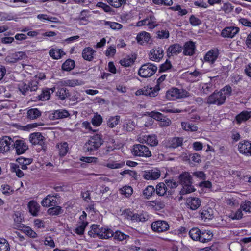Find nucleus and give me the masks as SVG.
<instances>
[{
	"instance_id": "f257e3e1",
	"label": "nucleus",
	"mask_w": 251,
	"mask_h": 251,
	"mask_svg": "<svg viewBox=\"0 0 251 251\" xmlns=\"http://www.w3.org/2000/svg\"><path fill=\"white\" fill-rule=\"evenodd\" d=\"M88 234L92 237L101 239H108L113 236V231L108 227H101L99 225L93 224Z\"/></svg>"
},
{
	"instance_id": "8fccbe9b",
	"label": "nucleus",
	"mask_w": 251,
	"mask_h": 251,
	"mask_svg": "<svg viewBox=\"0 0 251 251\" xmlns=\"http://www.w3.org/2000/svg\"><path fill=\"white\" fill-rule=\"evenodd\" d=\"M120 193L125 197L128 198L133 192V188L128 185H125L120 189Z\"/></svg>"
},
{
	"instance_id": "a211bd4d",
	"label": "nucleus",
	"mask_w": 251,
	"mask_h": 251,
	"mask_svg": "<svg viewBox=\"0 0 251 251\" xmlns=\"http://www.w3.org/2000/svg\"><path fill=\"white\" fill-rule=\"evenodd\" d=\"M220 50L217 48H213L206 53L204 59L205 61L213 64L218 58Z\"/></svg>"
},
{
	"instance_id": "6ab92c4d",
	"label": "nucleus",
	"mask_w": 251,
	"mask_h": 251,
	"mask_svg": "<svg viewBox=\"0 0 251 251\" xmlns=\"http://www.w3.org/2000/svg\"><path fill=\"white\" fill-rule=\"evenodd\" d=\"M160 176V171L157 168L148 170L145 172L143 177L146 180H156Z\"/></svg>"
},
{
	"instance_id": "58836bf2",
	"label": "nucleus",
	"mask_w": 251,
	"mask_h": 251,
	"mask_svg": "<svg viewBox=\"0 0 251 251\" xmlns=\"http://www.w3.org/2000/svg\"><path fill=\"white\" fill-rule=\"evenodd\" d=\"M63 212L62 207L57 205L49 207L47 213L50 216H58Z\"/></svg>"
},
{
	"instance_id": "5701e85b",
	"label": "nucleus",
	"mask_w": 251,
	"mask_h": 251,
	"mask_svg": "<svg viewBox=\"0 0 251 251\" xmlns=\"http://www.w3.org/2000/svg\"><path fill=\"white\" fill-rule=\"evenodd\" d=\"M19 223H17V230H19L26 234L30 238H35L37 237V234L28 226H25Z\"/></svg>"
},
{
	"instance_id": "ea45409f",
	"label": "nucleus",
	"mask_w": 251,
	"mask_h": 251,
	"mask_svg": "<svg viewBox=\"0 0 251 251\" xmlns=\"http://www.w3.org/2000/svg\"><path fill=\"white\" fill-rule=\"evenodd\" d=\"M75 66L74 60L68 59H67L62 65V69L65 71H70L73 70Z\"/></svg>"
},
{
	"instance_id": "7c9ffc66",
	"label": "nucleus",
	"mask_w": 251,
	"mask_h": 251,
	"mask_svg": "<svg viewBox=\"0 0 251 251\" xmlns=\"http://www.w3.org/2000/svg\"><path fill=\"white\" fill-rule=\"evenodd\" d=\"M155 193L159 196H163L167 194L168 192V195L170 194V191L168 190L166 184L164 182H159L158 183L155 187Z\"/></svg>"
},
{
	"instance_id": "a878e982",
	"label": "nucleus",
	"mask_w": 251,
	"mask_h": 251,
	"mask_svg": "<svg viewBox=\"0 0 251 251\" xmlns=\"http://www.w3.org/2000/svg\"><path fill=\"white\" fill-rule=\"evenodd\" d=\"M96 51L93 50L91 47H88L85 48L82 53L83 58L88 61H92L94 58Z\"/></svg>"
},
{
	"instance_id": "b1692460",
	"label": "nucleus",
	"mask_w": 251,
	"mask_h": 251,
	"mask_svg": "<svg viewBox=\"0 0 251 251\" xmlns=\"http://www.w3.org/2000/svg\"><path fill=\"white\" fill-rule=\"evenodd\" d=\"M200 218L206 221L207 220H209L213 217V211L212 208L210 207H203L199 212Z\"/></svg>"
},
{
	"instance_id": "f03ea898",
	"label": "nucleus",
	"mask_w": 251,
	"mask_h": 251,
	"mask_svg": "<svg viewBox=\"0 0 251 251\" xmlns=\"http://www.w3.org/2000/svg\"><path fill=\"white\" fill-rule=\"evenodd\" d=\"M103 140L100 135L96 134L91 136L85 142L83 150L85 152L90 154H94L103 144Z\"/></svg>"
},
{
	"instance_id": "cd10ccee",
	"label": "nucleus",
	"mask_w": 251,
	"mask_h": 251,
	"mask_svg": "<svg viewBox=\"0 0 251 251\" xmlns=\"http://www.w3.org/2000/svg\"><path fill=\"white\" fill-rule=\"evenodd\" d=\"M213 236V233L208 230H201L199 242L207 243L211 240Z\"/></svg>"
},
{
	"instance_id": "69168bd1",
	"label": "nucleus",
	"mask_w": 251,
	"mask_h": 251,
	"mask_svg": "<svg viewBox=\"0 0 251 251\" xmlns=\"http://www.w3.org/2000/svg\"><path fill=\"white\" fill-rule=\"evenodd\" d=\"M190 24L193 26H198L201 24V20L194 15H192L189 18Z\"/></svg>"
},
{
	"instance_id": "f3484780",
	"label": "nucleus",
	"mask_w": 251,
	"mask_h": 251,
	"mask_svg": "<svg viewBox=\"0 0 251 251\" xmlns=\"http://www.w3.org/2000/svg\"><path fill=\"white\" fill-rule=\"evenodd\" d=\"M140 142L142 143H146L151 147L157 145L158 143L157 136L155 134L144 135L140 138Z\"/></svg>"
},
{
	"instance_id": "13d9d810",
	"label": "nucleus",
	"mask_w": 251,
	"mask_h": 251,
	"mask_svg": "<svg viewBox=\"0 0 251 251\" xmlns=\"http://www.w3.org/2000/svg\"><path fill=\"white\" fill-rule=\"evenodd\" d=\"M107 2L112 6L118 8L122 6L123 4L126 3V0H106Z\"/></svg>"
},
{
	"instance_id": "052dcab7",
	"label": "nucleus",
	"mask_w": 251,
	"mask_h": 251,
	"mask_svg": "<svg viewBox=\"0 0 251 251\" xmlns=\"http://www.w3.org/2000/svg\"><path fill=\"white\" fill-rule=\"evenodd\" d=\"M152 2L156 5L171 6L173 4L172 0H152Z\"/></svg>"
},
{
	"instance_id": "4468645a",
	"label": "nucleus",
	"mask_w": 251,
	"mask_h": 251,
	"mask_svg": "<svg viewBox=\"0 0 251 251\" xmlns=\"http://www.w3.org/2000/svg\"><path fill=\"white\" fill-rule=\"evenodd\" d=\"M15 145L14 142L8 136H4L0 139V152L4 153L10 151Z\"/></svg>"
},
{
	"instance_id": "4d7b16f0",
	"label": "nucleus",
	"mask_w": 251,
	"mask_h": 251,
	"mask_svg": "<svg viewBox=\"0 0 251 251\" xmlns=\"http://www.w3.org/2000/svg\"><path fill=\"white\" fill-rule=\"evenodd\" d=\"M10 247L8 241L4 238H0V251H9Z\"/></svg>"
},
{
	"instance_id": "9d476101",
	"label": "nucleus",
	"mask_w": 251,
	"mask_h": 251,
	"mask_svg": "<svg viewBox=\"0 0 251 251\" xmlns=\"http://www.w3.org/2000/svg\"><path fill=\"white\" fill-rule=\"evenodd\" d=\"M39 82L36 79H33L29 81L28 84L24 82H20L18 84L19 91L23 94L25 93L28 91H35L38 89Z\"/></svg>"
},
{
	"instance_id": "de8ad7c7",
	"label": "nucleus",
	"mask_w": 251,
	"mask_h": 251,
	"mask_svg": "<svg viewBox=\"0 0 251 251\" xmlns=\"http://www.w3.org/2000/svg\"><path fill=\"white\" fill-rule=\"evenodd\" d=\"M50 89L47 88L42 90L41 94L37 96V99H35V100H47L50 99Z\"/></svg>"
},
{
	"instance_id": "c9c22d12",
	"label": "nucleus",
	"mask_w": 251,
	"mask_h": 251,
	"mask_svg": "<svg viewBox=\"0 0 251 251\" xmlns=\"http://www.w3.org/2000/svg\"><path fill=\"white\" fill-rule=\"evenodd\" d=\"M28 149L26 143L21 140H17V154L24 153Z\"/></svg>"
},
{
	"instance_id": "f704fd0d",
	"label": "nucleus",
	"mask_w": 251,
	"mask_h": 251,
	"mask_svg": "<svg viewBox=\"0 0 251 251\" xmlns=\"http://www.w3.org/2000/svg\"><path fill=\"white\" fill-rule=\"evenodd\" d=\"M58 149L59 155L60 157L65 156L68 152L69 146L68 144L66 142H63L58 143L56 145Z\"/></svg>"
},
{
	"instance_id": "864d4df0",
	"label": "nucleus",
	"mask_w": 251,
	"mask_h": 251,
	"mask_svg": "<svg viewBox=\"0 0 251 251\" xmlns=\"http://www.w3.org/2000/svg\"><path fill=\"white\" fill-rule=\"evenodd\" d=\"M161 110L163 112L171 113H179L181 111V110L173 107L171 103L167 104L164 108H162Z\"/></svg>"
},
{
	"instance_id": "680f3d73",
	"label": "nucleus",
	"mask_w": 251,
	"mask_h": 251,
	"mask_svg": "<svg viewBox=\"0 0 251 251\" xmlns=\"http://www.w3.org/2000/svg\"><path fill=\"white\" fill-rule=\"evenodd\" d=\"M241 208L245 212H251V202L249 201H245L241 203Z\"/></svg>"
},
{
	"instance_id": "0eeeda50",
	"label": "nucleus",
	"mask_w": 251,
	"mask_h": 251,
	"mask_svg": "<svg viewBox=\"0 0 251 251\" xmlns=\"http://www.w3.org/2000/svg\"><path fill=\"white\" fill-rule=\"evenodd\" d=\"M60 196L57 193L48 195L41 202V205L44 207H50L55 206L58 204Z\"/></svg>"
},
{
	"instance_id": "aec40b11",
	"label": "nucleus",
	"mask_w": 251,
	"mask_h": 251,
	"mask_svg": "<svg viewBox=\"0 0 251 251\" xmlns=\"http://www.w3.org/2000/svg\"><path fill=\"white\" fill-rule=\"evenodd\" d=\"M182 47L179 44L171 45L167 50V56L170 57L171 56L177 55L182 51Z\"/></svg>"
},
{
	"instance_id": "39448f33",
	"label": "nucleus",
	"mask_w": 251,
	"mask_h": 251,
	"mask_svg": "<svg viewBox=\"0 0 251 251\" xmlns=\"http://www.w3.org/2000/svg\"><path fill=\"white\" fill-rule=\"evenodd\" d=\"M157 67L151 63H145L138 70V75L142 77L147 78L153 75L157 71Z\"/></svg>"
},
{
	"instance_id": "ddd939ff",
	"label": "nucleus",
	"mask_w": 251,
	"mask_h": 251,
	"mask_svg": "<svg viewBox=\"0 0 251 251\" xmlns=\"http://www.w3.org/2000/svg\"><path fill=\"white\" fill-rule=\"evenodd\" d=\"M238 149L240 153L246 157L251 156V141L243 140L238 145Z\"/></svg>"
},
{
	"instance_id": "e2e57ef3",
	"label": "nucleus",
	"mask_w": 251,
	"mask_h": 251,
	"mask_svg": "<svg viewBox=\"0 0 251 251\" xmlns=\"http://www.w3.org/2000/svg\"><path fill=\"white\" fill-rule=\"evenodd\" d=\"M157 37L159 39H167L169 37L170 33L167 30H162L157 31Z\"/></svg>"
},
{
	"instance_id": "603ef678",
	"label": "nucleus",
	"mask_w": 251,
	"mask_h": 251,
	"mask_svg": "<svg viewBox=\"0 0 251 251\" xmlns=\"http://www.w3.org/2000/svg\"><path fill=\"white\" fill-rule=\"evenodd\" d=\"M68 94V90L65 88H59L56 92L57 96L61 100H65Z\"/></svg>"
},
{
	"instance_id": "4c0bfd02",
	"label": "nucleus",
	"mask_w": 251,
	"mask_h": 251,
	"mask_svg": "<svg viewBox=\"0 0 251 251\" xmlns=\"http://www.w3.org/2000/svg\"><path fill=\"white\" fill-rule=\"evenodd\" d=\"M201 229L198 227H193L189 231V237L194 241H199Z\"/></svg>"
},
{
	"instance_id": "79ce46f5",
	"label": "nucleus",
	"mask_w": 251,
	"mask_h": 251,
	"mask_svg": "<svg viewBox=\"0 0 251 251\" xmlns=\"http://www.w3.org/2000/svg\"><path fill=\"white\" fill-rule=\"evenodd\" d=\"M41 115V112L37 108H31L28 110L27 117L31 120L36 119Z\"/></svg>"
},
{
	"instance_id": "e433bc0d",
	"label": "nucleus",
	"mask_w": 251,
	"mask_h": 251,
	"mask_svg": "<svg viewBox=\"0 0 251 251\" xmlns=\"http://www.w3.org/2000/svg\"><path fill=\"white\" fill-rule=\"evenodd\" d=\"M183 139L180 137H174L168 142V146L170 148H176L182 145Z\"/></svg>"
},
{
	"instance_id": "09e8293b",
	"label": "nucleus",
	"mask_w": 251,
	"mask_h": 251,
	"mask_svg": "<svg viewBox=\"0 0 251 251\" xmlns=\"http://www.w3.org/2000/svg\"><path fill=\"white\" fill-rule=\"evenodd\" d=\"M63 54V51L60 49H51L49 51V55L54 59H60Z\"/></svg>"
},
{
	"instance_id": "412c9836",
	"label": "nucleus",
	"mask_w": 251,
	"mask_h": 251,
	"mask_svg": "<svg viewBox=\"0 0 251 251\" xmlns=\"http://www.w3.org/2000/svg\"><path fill=\"white\" fill-rule=\"evenodd\" d=\"M195 50L196 45L195 42L190 40L185 43L183 52L184 55L192 56L195 53Z\"/></svg>"
},
{
	"instance_id": "37998d69",
	"label": "nucleus",
	"mask_w": 251,
	"mask_h": 251,
	"mask_svg": "<svg viewBox=\"0 0 251 251\" xmlns=\"http://www.w3.org/2000/svg\"><path fill=\"white\" fill-rule=\"evenodd\" d=\"M155 193V189L153 186H148L143 192L144 198L149 199Z\"/></svg>"
},
{
	"instance_id": "bf43d9fd",
	"label": "nucleus",
	"mask_w": 251,
	"mask_h": 251,
	"mask_svg": "<svg viewBox=\"0 0 251 251\" xmlns=\"http://www.w3.org/2000/svg\"><path fill=\"white\" fill-rule=\"evenodd\" d=\"M87 224V222H83L79 226L75 228V233L79 235L83 234Z\"/></svg>"
},
{
	"instance_id": "6e6552de",
	"label": "nucleus",
	"mask_w": 251,
	"mask_h": 251,
	"mask_svg": "<svg viewBox=\"0 0 251 251\" xmlns=\"http://www.w3.org/2000/svg\"><path fill=\"white\" fill-rule=\"evenodd\" d=\"M226 97L222 91L214 92L207 98V102L209 104L221 105L226 101Z\"/></svg>"
},
{
	"instance_id": "a18cd8bd",
	"label": "nucleus",
	"mask_w": 251,
	"mask_h": 251,
	"mask_svg": "<svg viewBox=\"0 0 251 251\" xmlns=\"http://www.w3.org/2000/svg\"><path fill=\"white\" fill-rule=\"evenodd\" d=\"M120 120V116L116 115L114 116H110L107 121L108 126L110 128H113L115 127L119 123Z\"/></svg>"
},
{
	"instance_id": "5fc2aeb1",
	"label": "nucleus",
	"mask_w": 251,
	"mask_h": 251,
	"mask_svg": "<svg viewBox=\"0 0 251 251\" xmlns=\"http://www.w3.org/2000/svg\"><path fill=\"white\" fill-rule=\"evenodd\" d=\"M172 67L171 61L167 59L165 62L160 65L159 68V72H165L170 69Z\"/></svg>"
},
{
	"instance_id": "423d86ee",
	"label": "nucleus",
	"mask_w": 251,
	"mask_h": 251,
	"mask_svg": "<svg viewBox=\"0 0 251 251\" xmlns=\"http://www.w3.org/2000/svg\"><path fill=\"white\" fill-rule=\"evenodd\" d=\"M131 153L134 156L148 158L151 155L149 148L143 144H137L133 146Z\"/></svg>"
},
{
	"instance_id": "338daca9",
	"label": "nucleus",
	"mask_w": 251,
	"mask_h": 251,
	"mask_svg": "<svg viewBox=\"0 0 251 251\" xmlns=\"http://www.w3.org/2000/svg\"><path fill=\"white\" fill-rule=\"evenodd\" d=\"M164 183L166 184L167 188L168 187L171 189L175 188L178 186L177 182L173 179H165Z\"/></svg>"
},
{
	"instance_id": "dca6fc26",
	"label": "nucleus",
	"mask_w": 251,
	"mask_h": 251,
	"mask_svg": "<svg viewBox=\"0 0 251 251\" xmlns=\"http://www.w3.org/2000/svg\"><path fill=\"white\" fill-rule=\"evenodd\" d=\"M136 39L138 44L140 45L150 44L152 41L150 33L144 31L139 32Z\"/></svg>"
},
{
	"instance_id": "1a4fd4ad",
	"label": "nucleus",
	"mask_w": 251,
	"mask_h": 251,
	"mask_svg": "<svg viewBox=\"0 0 251 251\" xmlns=\"http://www.w3.org/2000/svg\"><path fill=\"white\" fill-rule=\"evenodd\" d=\"M45 138L40 132H34L29 135V141L32 145H38L41 147L40 150L45 151L47 147L45 143Z\"/></svg>"
},
{
	"instance_id": "c03bdc74",
	"label": "nucleus",
	"mask_w": 251,
	"mask_h": 251,
	"mask_svg": "<svg viewBox=\"0 0 251 251\" xmlns=\"http://www.w3.org/2000/svg\"><path fill=\"white\" fill-rule=\"evenodd\" d=\"M102 24L106 26H108L109 28L113 30L120 29L123 26L121 24L117 22H110L105 20L103 21Z\"/></svg>"
},
{
	"instance_id": "49530a36",
	"label": "nucleus",
	"mask_w": 251,
	"mask_h": 251,
	"mask_svg": "<svg viewBox=\"0 0 251 251\" xmlns=\"http://www.w3.org/2000/svg\"><path fill=\"white\" fill-rule=\"evenodd\" d=\"M113 237L115 240L119 241H122L129 238V236L128 235L126 234L124 232L118 230H116L115 232H113Z\"/></svg>"
},
{
	"instance_id": "a19ab883",
	"label": "nucleus",
	"mask_w": 251,
	"mask_h": 251,
	"mask_svg": "<svg viewBox=\"0 0 251 251\" xmlns=\"http://www.w3.org/2000/svg\"><path fill=\"white\" fill-rule=\"evenodd\" d=\"M181 126L183 129L188 131H196L198 130V127L193 123L182 122H181Z\"/></svg>"
},
{
	"instance_id": "2eb2a0df",
	"label": "nucleus",
	"mask_w": 251,
	"mask_h": 251,
	"mask_svg": "<svg viewBox=\"0 0 251 251\" xmlns=\"http://www.w3.org/2000/svg\"><path fill=\"white\" fill-rule=\"evenodd\" d=\"M240 29L238 27L230 26L225 27L221 32V35L224 38H233L239 33Z\"/></svg>"
},
{
	"instance_id": "473e14b6",
	"label": "nucleus",
	"mask_w": 251,
	"mask_h": 251,
	"mask_svg": "<svg viewBox=\"0 0 251 251\" xmlns=\"http://www.w3.org/2000/svg\"><path fill=\"white\" fill-rule=\"evenodd\" d=\"M70 116L69 112L65 109H59L55 110L52 113V118L53 119H61L67 118Z\"/></svg>"
},
{
	"instance_id": "20e7f679",
	"label": "nucleus",
	"mask_w": 251,
	"mask_h": 251,
	"mask_svg": "<svg viewBox=\"0 0 251 251\" xmlns=\"http://www.w3.org/2000/svg\"><path fill=\"white\" fill-rule=\"evenodd\" d=\"M189 96V93L185 89H179L176 87H172L166 93V98L170 100H174L178 99L186 98Z\"/></svg>"
},
{
	"instance_id": "6e6d98bb",
	"label": "nucleus",
	"mask_w": 251,
	"mask_h": 251,
	"mask_svg": "<svg viewBox=\"0 0 251 251\" xmlns=\"http://www.w3.org/2000/svg\"><path fill=\"white\" fill-rule=\"evenodd\" d=\"M148 17V20L147 22V25L150 29H153L158 25L156 23V19L153 15H150Z\"/></svg>"
},
{
	"instance_id": "c85d7f7f",
	"label": "nucleus",
	"mask_w": 251,
	"mask_h": 251,
	"mask_svg": "<svg viewBox=\"0 0 251 251\" xmlns=\"http://www.w3.org/2000/svg\"><path fill=\"white\" fill-rule=\"evenodd\" d=\"M148 205L156 211H160L165 207V203L163 201L155 200L150 201Z\"/></svg>"
},
{
	"instance_id": "c756f323",
	"label": "nucleus",
	"mask_w": 251,
	"mask_h": 251,
	"mask_svg": "<svg viewBox=\"0 0 251 251\" xmlns=\"http://www.w3.org/2000/svg\"><path fill=\"white\" fill-rule=\"evenodd\" d=\"M33 162L32 158H25L20 157L17 158V162L19 164L18 168L23 170H26L27 168V166Z\"/></svg>"
},
{
	"instance_id": "72a5a7b5",
	"label": "nucleus",
	"mask_w": 251,
	"mask_h": 251,
	"mask_svg": "<svg viewBox=\"0 0 251 251\" xmlns=\"http://www.w3.org/2000/svg\"><path fill=\"white\" fill-rule=\"evenodd\" d=\"M136 59V57H133V55L131 56L127 55L126 57L121 59L119 63L121 66L125 67H128L131 66L134 64Z\"/></svg>"
},
{
	"instance_id": "3c124183",
	"label": "nucleus",
	"mask_w": 251,
	"mask_h": 251,
	"mask_svg": "<svg viewBox=\"0 0 251 251\" xmlns=\"http://www.w3.org/2000/svg\"><path fill=\"white\" fill-rule=\"evenodd\" d=\"M148 220V217L144 214L134 213L132 215L131 221L132 222H145Z\"/></svg>"
},
{
	"instance_id": "f8f14e48",
	"label": "nucleus",
	"mask_w": 251,
	"mask_h": 251,
	"mask_svg": "<svg viewBox=\"0 0 251 251\" xmlns=\"http://www.w3.org/2000/svg\"><path fill=\"white\" fill-rule=\"evenodd\" d=\"M169 225L167 222L164 220H157L151 224V228L154 232L161 233L169 230Z\"/></svg>"
},
{
	"instance_id": "7ed1b4c3",
	"label": "nucleus",
	"mask_w": 251,
	"mask_h": 251,
	"mask_svg": "<svg viewBox=\"0 0 251 251\" xmlns=\"http://www.w3.org/2000/svg\"><path fill=\"white\" fill-rule=\"evenodd\" d=\"M180 183L182 186L180 191L182 195H185L194 192L196 189L192 185L193 179L192 176L188 172L181 173L179 176Z\"/></svg>"
},
{
	"instance_id": "2f4dec72",
	"label": "nucleus",
	"mask_w": 251,
	"mask_h": 251,
	"mask_svg": "<svg viewBox=\"0 0 251 251\" xmlns=\"http://www.w3.org/2000/svg\"><path fill=\"white\" fill-rule=\"evenodd\" d=\"M250 119V117L248 116V111L243 110L239 114H237L235 118L236 123L238 125H240L241 123L247 121Z\"/></svg>"
},
{
	"instance_id": "393cba45",
	"label": "nucleus",
	"mask_w": 251,
	"mask_h": 251,
	"mask_svg": "<svg viewBox=\"0 0 251 251\" xmlns=\"http://www.w3.org/2000/svg\"><path fill=\"white\" fill-rule=\"evenodd\" d=\"M29 212L33 216L38 215L40 209V205L34 200H31L27 204Z\"/></svg>"
},
{
	"instance_id": "774afa93",
	"label": "nucleus",
	"mask_w": 251,
	"mask_h": 251,
	"mask_svg": "<svg viewBox=\"0 0 251 251\" xmlns=\"http://www.w3.org/2000/svg\"><path fill=\"white\" fill-rule=\"evenodd\" d=\"M192 176L202 180H204L206 178L205 174L201 171L193 172Z\"/></svg>"
},
{
	"instance_id": "0e129e2a",
	"label": "nucleus",
	"mask_w": 251,
	"mask_h": 251,
	"mask_svg": "<svg viewBox=\"0 0 251 251\" xmlns=\"http://www.w3.org/2000/svg\"><path fill=\"white\" fill-rule=\"evenodd\" d=\"M91 122L93 126H99L102 122V117L100 115H96L92 118Z\"/></svg>"
},
{
	"instance_id": "bb28decb",
	"label": "nucleus",
	"mask_w": 251,
	"mask_h": 251,
	"mask_svg": "<svg viewBox=\"0 0 251 251\" xmlns=\"http://www.w3.org/2000/svg\"><path fill=\"white\" fill-rule=\"evenodd\" d=\"M201 200L200 198L191 197L187 199V204L192 210L197 209L201 204Z\"/></svg>"
},
{
	"instance_id": "9b49d317",
	"label": "nucleus",
	"mask_w": 251,
	"mask_h": 251,
	"mask_svg": "<svg viewBox=\"0 0 251 251\" xmlns=\"http://www.w3.org/2000/svg\"><path fill=\"white\" fill-rule=\"evenodd\" d=\"M164 50L161 47L155 46L149 53V58L150 60L159 62L164 56Z\"/></svg>"
},
{
	"instance_id": "4be33fe9",
	"label": "nucleus",
	"mask_w": 251,
	"mask_h": 251,
	"mask_svg": "<svg viewBox=\"0 0 251 251\" xmlns=\"http://www.w3.org/2000/svg\"><path fill=\"white\" fill-rule=\"evenodd\" d=\"M159 91L158 85H155L153 87L147 86V87H144V88L141 90L142 94L143 95L150 97L156 96L158 94Z\"/></svg>"
}]
</instances>
